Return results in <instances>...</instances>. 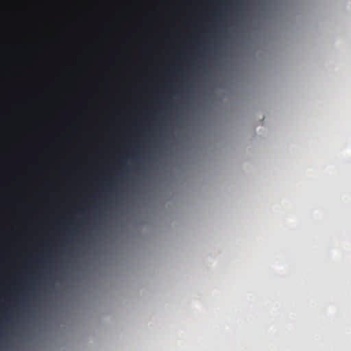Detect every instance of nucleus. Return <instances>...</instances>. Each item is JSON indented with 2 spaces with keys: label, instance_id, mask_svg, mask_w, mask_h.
Here are the masks:
<instances>
[{
  "label": "nucleus",
  "instance_id": "nucleus-1",
  "mask_svg": "<svg viewBox=\"0 0 351 351\" xmlns=\"http://www.w3.org/2000/svg\"><path fill=\"white\" fill-rule=\"evenodd\" d=\"M108 186H110V188L112 187V186L111 184H109Z\"/></svg>",
  "mask_w": 351,
  "mask_h": 351
}]
</instances>
